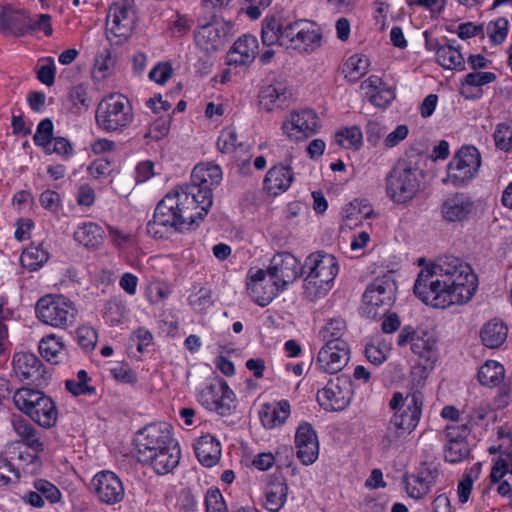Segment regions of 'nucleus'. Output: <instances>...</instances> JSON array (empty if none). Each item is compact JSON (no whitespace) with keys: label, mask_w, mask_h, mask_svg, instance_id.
Returning a JSON list of instances; mask_svg holds the SVG:
<instances>
[{"label":"nucleus","mask_w":512,"mask_h":512,"mask_svg":"<svg viewBox=\"0 0 512 512\" xmlns=\"http://www.w3.org/2000/svg\"><path fill=\"white\" fill-rule=\"evenodd\" d=\"M478 279L468 263L454 256L439 258L418 274L415 295L435 308L462 305L472 299Z\"/></svg>","instance_id":"f257e3e1"},{"label":"nucleus","mask_w":512,"mask_h":512,"mask_svg":"<svg viewBox=\"0 0 512 512\" xmlns=\"http://www.w3.org/2000/svg\"><path fill=\"white\" fill-rule=\"evenodd\" d=\"M195 186H177L162 198V225L185 232L199 225L208 211H202Z\"/></svg>","instance_id":"f03ea898"},{"label":"nucleus","mask_w":512,"mask_h":512,"mask_svg":"<svg viewBox=\"0 0 512 512\" xmlns=\"http://www.w3.org/2000/svg\"><path fill=\"white\" fill-rule=\"evenodd\" d=\"M389 406L395 413L389 421L383 439L387 446L415 430L422 414L423 395L420 391L407 393L406 396L395 392Z\"/></svg>","instance_id":"7ed1b4c3"},{"label":"nucleus","mask_w":512,"mask_h":512,"mask_svg":"<svg viewBox=\"0 0 512 512\" xmlns=\"http://www.w3.org/2000/svg\"><path fill=\"white\" fill-rule=\"evenodd\" d=\"M339 272V265L334 255L324 251L311 253L303 264V273H307L304 292L311 299L320 298L332 288Z\"/></svg>","instance_id":"20e7f679"},{"label":"nucleus","mask_w":512,"mask_h":512,"mask_svg":"<svg viewBox=\"0 0 512 512\" xmlns=\"http://www.w3.org/2000/svg\"><path fill=\"white\" fill-rule=\"evenodd\" d=\"M15 407L39 426L49 429L56 425L58 408L54 400L39 388L22 387L13 395Z\"/></svg>","instance_id":"39448f33"},{"label":"nucleus","mask_w":512,"mask_h":512,"mask_svg":"<svg viewBox=\"0 0 512 512\" xmlns=\"http://www.w3.org/2000/svg\"><path fill=\"white\" fill-rule=\"evenodd\" d=\"M422 170L405 159L397 161L385 178L386 194L396 204L412 200L420 191Z\"/></svg>","instance_id":"423d86ee"},{"label":"nucleus","mask_w":512,"mask_h":512,"mask_svg":"<svg viewBox=\"0 0 512 512\" xmlns=\"http://www.w3.org/2000/svg\"><path fill=\"white\" fill-rule=\"evenodd\" d=\"M97 126L107 132H122L133 120L129 100L121 94H110L98 104L95 114Z\"/></svg>","instance_id":"0eeeda50"},{"label":"nucleus","mask_w":512,"mask_h":512,"mask_svg":"<svg viewBox=\"0 0 512 512\" xmlns=\"http://www.w3.org/2000/svg\"><path fill=\"white\" fill-rule=\"evenodd\" d=\"M38 320L54 328L66 329L76 320L77 309L74 302L63 295L48 294L35 305Z\"/></svg>","instance_id":"6e6552de"},{"label":"nucleus","mask_w":512,"mask_h":512,"mask_svg":"<svg viewBox=\"0 0 512 512\" xmlns=\"http://www.w3.org/2000/svg\"><path fill=\"white\" fill-rule=\"evenodd\" d=\"M481 166V155L474 146H463L452 157L447 166V177L443 183L454 187L467 186L477 175Z\"/></svg>","instance_id":"1a4fd4ad"},{"label":"nucleus","mask_w":512,"mask_h":512,"mask_svg":"<svg viewBox=\"0 0 512 512\" xmlns=\"http://www.w3.org/2000/svg\"><path fill=\"white\" fill-rule=\"evenodd\" d=\"M396 289L390 276L375 279L363 294L364 313L369 318L385 315L395 301Z\"/></svg>","instance_id":"9d476101"},{"label":"nucleus","mask_w":512,"mask_h":512,"mask_svg":"<svg viewBox=\"0 0 512 512\" xmlns=\"http://www.w3.org/2000/svg\"><path fill=\"white\" fill-rule=\"evenodd\" d=\"M136 24V12L133 5L127 0L114 2L110 8L106 20V33L108 40L116 38V44L127 40Z\"/></svg>","instance_id":"9b49d317"},{"label":"nucleus","mask_w":512,"mask_h":512,"mask_svg":"<svg viewBox=\"0 0 512 512\" xmlns=\"http://www.w3.org/2000/svg\"><path fill=\"white\" fill-rule=\"evenodd\" d=\"M351 380L349 376H337L329 379L327 384L317 392V401L326 411H342L352 399Z\"/></svg>","instance_id":"f8f14e48"},{"label":"nucleus","mask_w":512,"mask_h":512,"mask_svg":"<svg viewBox=\"0 0 512 512\" xmlns=\"http://www.w3.org/2000/svg\"><path fill=\"white\" fill-rule=\"evenodd\" d=\"M222 181V169L213 163L197 164L191 174V183L187 186H195L199 192L197 197L202 204V211H209L213 203V187Z\"/></svg>","instance_id":"ddd939ff"},{"label":"nucleus","mask_w":512,"mask_h":512,"mask_svg":"<svg viewBox=\"0 0 512 512\" xmlns=\"http://www.w3.org/2000/svg\"><path fill=\"white\" fill-rule=\"evenodd\" d=\"M12 366L15 376L20 381H28L37 388L46 387L51 378L43 362L32 353H15Z\"/></svg>","instance_id":"4468645a"},{"label":"nucleus","mask_w":512,"mask_h":512,"mask_svg":"<svg viewBox=\"0 0 512 512\" xmlns=\"http://www.w3.org/2000/svg\"><path fill=\"white\" fill-rule=\"evenodd\" d=\"M267 274L283 291L303 274V265L293 254L280 252L272 257Z\"/></svg>","instance_id":"2eb2a0df"},{"label":"nucleus","mask_w":512,"mask_h":512,"mask_svg":"<svg viewBox=\"0 0 512 512\" xmlns=\"http://www.w3.org/2000/svg\"><path fill=\"white\" fill-rule=\"evenodd\" d=\"M198 400L206 409L225 416L232 411L235 394L225 381L216 380L201 390Z\"/></svg>","instance_id":"dca6fc26"},{"label":"nucleus","mask_w":512,"mask_h":512,"mask_svg":"<svg viewBox=\"0 0 512 512\" xmlns=\"http://www.w3.org/2000/svg\"><path fill=\"white\" fill-rule=\"evenodd\" d=\"M134 444L137 451V459L144 465H151L157 474L160 470L157 468V458L160 454V426L150 424L140 430Z\"/></svg>","instance_id":"f3484780"},{"label":"nucleus","mask_w":512,"mask_h":512,"mask_svg":"<svg viewBox=\"0 0 512 512\" xmlns=\"http://www.w3.org/2000/svg\"><path fill=\"white\" fill-rule=\"evenodd\" d=\"M91 490L97 499L107 505L120 503L124 498V486L120 478L112 471L98 472L91 481Z\"/></svg>","instance_id":"a211bd4d"},{"label":"nucleus","mask_w":512,"mask_h":512,"mask_svg":"<svg viewBox=\"0 0 512 512\" xmlns=\"http://www.w3.org/2000/svg\"><path fill=\"white\" fill-rule=\"evenodd\" d=\"M318 128V116L312 109L293 111L282 129L287 136L296 141L308 138L316 133Z\"/></svg>","instance_id":"6ab92c4d"},{"label":"nucleus","mask_w":512,"mask_h":512,"mask_svg":"<svg viewBox=\"0 0 512 512\" xmlns=\"http://www.w3.org/2000/svg\"><path fill=\"white\" fill-rule=\"evenodd\" d=\"M216 144L218 150L221 153L235 154L234 158L239 173L243 175L250 173L251 154L249 153L247 147L238 141V135L234 128L229 127L223 129L218 137Z\"/></svg>","instance_id":"aec40b11"},{"label":"nucleus","mask_w":512,"mask_h":512,"mask_svg":"<svg viewBox=\"0 0 512 512\" xmlns=\"http://www.w3.org/2000/svg\"><path fill=\"white\" fill-rule=\"evenodd\" d=\"M293 22L281 17H265L262 21L261 40L265 46L279 45L289 49Z\"/></svg>","instance_id":"412c9836"},{"label":"nucleus","mask_w":512,"mask_h":512,"mask_svg":"<svg viewBox=\"0 0 512 512\" xmlns=\"http://www.w3.org/2000/svg\"><path fill=\"white\" fill-rule=\"evenodd\" d=\"M340 346L324 345L318 352L316 367L322 372L337 374L350 359L348 342H339Z\"/></svg>","instance_id":"4be33fe9"},{"label":"nucleus","mask_w":512,"mask_h":512,"mask_svg":"<svg viewBox=\"0 0 512 512\" xmlns=\"http://www.w3.org/2000/svg\"><path fill=\"white\" fill-rule=\"evenodd\" d=\"M474 209V200L464 192L449 195L441 205L442 217L450 223L468 220Z\"/></svg>","instance_id":"5701e85b"},{"label":"nucleus","mask_w":512,"mask_h":512,"mask_svg":"<svg viewBox=\"0 0 512 512\" xmlns=\"http://www.w3.org/2000/svg\"><path fill=\"white\" fill-rule=\"evenodd\" d=\"M296 455L303 465L313 464L319 455L317 435L309 423H302L295 434Z\"/></svg>","instance_id":"b1692460"},{"label":"nucleus","mask_w":512,"mask_h":512,"mask_svg":"<svg viewBox=\"0 0 512 512\" xmlns=\"http://www.w3.org/2000/svg\"><path fill=\"white\" fill-rule=\"evenodd\" d=\"M247 290L252 299L262 307L268 305L282 291L275 282L269 284L266 281V272L262 269L249 272Z\"/></svg>","instance_id":"393cba45"},{"label":"nucleus","mask_w":512,"mask_h":512,"mask_svg":"<svg viewBox=\"0 0 512 512\" xmlns=\"http://www.w3.org/2000/svg\"><path fill=\"white\" fill-rule=\"evenodd\" d=\"M0 32L16 38L31 34V18L24 10L5 8L0 13Z\"/></svg>","instance_id":"a878e982"},{"label":"nucleus","mask_w":512,"mask_h":512,"mask_svg":"<svg viewBox=\"0 0 512 512\" xmlns=\"http://www.w3.org/2000/svg\"><path fill=\"white\" fill-rule=\"evenodd\" d=\"M321 39V33L311 29L307 21H294L289 49L297 50L301 53H309L320 46Z\"/></svg>","instance_id":"bb28decb"},{"label":"nucleus","mask_w":512,"mask_h":512,"mask_svg":"<svg viewBox=\"0 0 512 512\" xmlns=\"http://www.w3.org/2000/svg\"><path fill=\"white\" fill-rule=\"evenodd\" d=\"M223 27L218 21L199 25L194 32L195 44L206 52L219 50L224 43Z\"/></svg>","instance_id":"cd10ccee"},{"label":"nucleus","mask_w":512,"mask_h":512,"mask_svg":"<svg viewBox=\"0 0 512 512\" xmlns=\"http://www.w3.org/2000/svg\"><path fill=\"white\" fill-rule=\"evenodd\" d=\"M258 40L253 35L239 37L227 53V64L247 65L254 61L258 51Z\"/></svg>","instance_id":"c85d7f7f"},{"label":"nucleus","mask_w":512,"mask_h":512,"mask_svg":"<svg viewBox=\"0 0 512 512\" xmlns=\"http://www.w3.org/2000/svg\"><path fill=\"white\" fill-rule=\"evenodd\" d=\"M411 350L423 361L424 369H432L438 360L437 339L428 331H419Z\"/></svg>","instance_id":"c756f323"},{"label":"nucleus","mask_w":512,"mask_h":512,"mask_svg":"<svg viewBox=\"0 0 512 512\" xmlns=\"http://www.w3.org/2000/svg\"><path fill=\"white\" fill-rule=\"evenodd\" d=\"M294 181V173L289 165H275L270 168L264 179L265 189L272 195L285 192Z\"/></svg>","instance_id":"7c9ffc66"},{"label":"nucleus","mask_w":512,"mask_h":512,"mask_svg":"<svg viewBox=\"0 0 512 512\" xmlns=\"http://www.w3.org/2000/svg\"><path fill=\"white\" fill-rule=\"evenodd\" d=\"M437 477L438 471L430 468H424L417 475L409 476L405 480L407 494L414 499L425 497L436 483Z\"/></svg>","instance_id":"2f4dec72"},{"label":"nucleus","mask_w":512,"mask_h":512,"mask_svg":"<svg viewBox=\"0 0 512 512\" xmlns=\"http://www.w3.org/2000/svg\"><path fill=\"white\" fill-rule=\"evenodd\" d=\"M195 454L199 462L212 467L218 463L221 457V446L219 441L212 435L201 436L194 444Z\"/></svg>","instance_id":"473e14b6"},{"label":"nucleus","mask_w":512,"mask_h":512,"mask_svg":"<svg viewBox=\"0 0 512 512\" xmlns=\"http://www.w3.org/2000/svg\"><path fill=\"white\" fill-rule=\"evenodd\" d=\"M382 84V79L376 75H371L361 84L365 98L374 106L380 108L386 107L394 98L391 90L381 88Z\"/></svg>","instance_id":"72a5a7b5"},{"label":"nucleus","mask_w":512,"mask_h":512,"mask_svg":"<svg viewBox=\"0 0 512 512\" xmlns=\"http://www.w3.org/2000/svg\"><path fill=\"white\" fill-rule=\"evenodd\" d=\"M290 415V404L287 400H281L274 404H264L259 412L263 426L273 429L281 426Z\"/></svg>","instance_id":"f704fd0d"},{"label":"nucleus","mask_w":512,"mask_h":512,"mask_svg":"<svg viewBox=\"0 0 512 512\" xmlns=\"http://www.w3.org/2000/svg\"><path fill=\"white\" fill-rule=\"evenodd\" d=\"M104 231L96 223L85 222L74 232V239L88 249H97L104 240Z\"/></svg>","instance_id":"c9c22d12"},{"label":"nucleus","mask_w":512,"mask_h":512,"mask_svg":"<svg viewBox=\"0 0 512 512\" xmlns=\"http://www.w3.org/2000/svg\"><path fill=\"white\" fill-rule=\"evenodd\" d=\"M507 334V326L502 321L494 319L483 326L480 337L486 347L494 349L505 342Z\"/></svg>","instance_id":"e433bc0d"},{"label":"nucleus","mask_w":512,"mask_h":512,"mask_svg":"<svg viewBox=\"0 0 512 512\" xmlns=\"http://www.w3.org/2000/svg\"><path fill=\"white\" fill-rule=\"evenodd\" d=\"M164 434L165 430H162V469L163 473H169L179 465L181 450L178 441L170 436L169 430Z\"/></svg>","instance_id":"4c0bfd02"},{"label":"nucleus","mask_w":512,"mask_h":512,"mask_svg":"<svg viewBox=\"0 0 512 512\" xmlns=\"http://www.w3.org/2000/svg\"><path fill=\"white\" fill-rule=\"evenodd\" d=\"M286 99L285 88L280 83L264 86L259 93V104L268 112L282 107Z\"/></svg>","instance_id":"58836bf2"},{"label":"nucleus","mask_w":512,"mask_h":512,"mask_svg":"<svg viewBox=\"0 0 512 512\" xmlns=\"http://www.w3.org/2000/svg\"><path fill=\"white\" fill-rule=\"evenodd\" d=\"M49 257V252L44 248L43 243L31 244L22 252L20 262L23 268L33 272L40 269L49 260Z\"/></svg>","instance_id":"ea45409f"},{"label":"nucleus","mask_w":512,"mask_h":512,"mask_svg":"<svg viewBox=\"0 0 512 512\" xmlns=\"http://www.w3.org/2000/svg\"><path fill=\"white\" fill-rule=\"evenodd\" d=\"M319 335L324 345L340 346L338 342H347L346 322L340 318H334L328 321L320 330Z\"/></svg>","instance_id":"a19ab883"},{"label":"nucleus","mask_w":512,"mask_h":512,"mask_svg":"<svg viewBox=\"0 0 512 512\" xmlns=\"http://www.w3.org/2000/svg\"><path fill=\"white\" fill-rule=\"evenodd\" d=\"M505 369L502 364L494 360H487L478 370V380L481 385L496 387L504 379Z\"/></svg>","instance_id":"79ce46f5"},{"label":"nucleus","mask_w":512,"mask_h":512,"mask_svg":"<svg viewBox=\"0 0 512 512\" xmlns=\"http://www.w3.org/2000/svg\"><path fill=\"white\" fill-rule=\"evenodd\" d=\"M436 61L445 69H465L461 52L451 45H442L436 50Z\"/></svg>","instance_id":"37998d69"},{"label":"nucleus","mask_w":512,"mask_h":512,"mask_svg":"<svg viewBox=\"0 0 512 512\" xmlns=\"http://www.w3.org/2000/svg\"><path fill=\"white\" fill-rule=\"evenodd\" d=\"M369 68V60L365 55L354 54L343 64L342 73L350 82L358 81Z\"/></svg>","instance_id":"c03bdc74"},{"label":"nucleus","mask_w":512,"mask_h":512,"mask_svg":"<svg viewBox=\"0 0 512 512\" xmlns=\"http://www.w3.org/2000/svg\"><path fill=\"white\" fill-rule=\"evenodd\" d=\"M288 485L283 481L272 482L268 485L265 506L270 511H277L286 502Z\"/></svg>","instance_id":"a18cd8bd"},{"label":"nucleus","mask_w":512,"mask_h":512,"mask_svg":"<svg viewBox=\"0 0 512 512\" xmlns=\"http://www.w3.org/2000/svg\"><path fill=\"white\" fill-rule=\"evenodd\" d=\"M470 456V447L467 440L447 439L444 445V459L455 464L464 461Z\"/></svg>","instance_id":"49530a36"},{"label":"nucleus","mask_w":512,"mask_h":512,"mask_svg":"<svg viewBox=\"0 0 512 512\" xmlns=\"http://www.w3.org/2000/svg\"><path fill=\"white\" fill-rule=\"evenodd\" d=\"M39 351L47 361L58 363L59 356L64 351V344L55 335H48L40 341Z\"/></svg>","instance_id":"de8ad7c7"},{"label":"nucleus","mask_w":512,"mask_h":512,"mask_svg":"<svg viewBox=\"0 0 512 512\" xmlns=\"http://www.w3.org/2000/svg\"><path fill=\"white\" fill-rule=\"evenodd\" d=\"M335 141L345 149H358L362 143V131L357 126L342 129L336 133Z\"/></svg>","instance_id":"09e8293b"},{"label":"nucleus","mask_w":512,"mask_h":512,"mask_svg":"<svg viewBox=\"0 0 512 512\" xmlns=\"http://www.w3.org/2000/svg\"><path fill=\"white\" fill-rule=\"evenodd\" d=\"M54 125L50 118L41 120L37 126L33 141L36 146L41 147L44 152L49 151V144H52Z\"/></svg>","instance_id":"8fccbe9b"},{"label":"nucleus","mask_w":512,"mask_h":512,"mask_svg":"<svg viewBox=\"0 0 512 512\" xmlns=\"http://www.w3.org/2000/svg\"><path fill=\"white\" fill-rule=\"evenodd\" d=\"M344 213L347 219L358 220L370 217L373 209L366 200L355 199L345 207Z\"/></svg>","instance_id":"3c124183"},{"label":"nucleus","mask_w":512,"mask_h":512,"mask_svg":"<svg viewBox=\"0 0 512 512\" xmlns=\"http://www.w3.org/2000/svg\"><path fill=\"white\" fill-rule=\"evenodd\" d=\"M206 512H229L224 497L218 488H209L205 495Z\"/></svg>","instance_id":"603ef678"},{"label":"nucleus","mask_w":512,"mask_h":512,"mask_svg":"<svg viewBox=\"0 0 512 512\" xmlns=\"http://www.w3.org/2000/svg\"><path fill=\"white\" fill-rule=\"evenodd\" d=\"M493 137L499 150L509 152L512 149V128L507 123L498 124Z\"/></svg>","instance_id":"864d4df0"},{"label":"nucleus","mask_w":512,"mask_h":512,"mask_svg":"<svg viewBox=\"0 0 512 512\" xmlns=\"http://www.w3.org/2000/svg\"><path fill=\"white\" fill-rule=\"evenodd\" d=\"M115 63L116 58L113 56L111 49L105 47L97 54L94 69L96 72L101 73L102 78H105Z\"/></svg>","instance_id":"5fc2aeb1"},{"label":"nucleus","mask_w":512,"mask_h":512,"mask_svg":"<svg viewBox=\"0 0 512 512\" xmlns=\"http://www.w3.org/2000/svg\"><path fill=\"white\" fill-rule=\"evenodd\" d=\"M76 340L85 351H92L97 343V331L90 326H81L76 330Z\"/></svg>","instance_id":"6e6d98bb"},{"label":"nucleus","mask_w":512,"mask_h":512,"mask_svg":"<svg viewBox=\"0 0 512 512\" xmlns=\"http://www.w3.org/2000/svg\"><path fill=\"white\" fill-rule=\"evenodd\" d=\"M190 29L189 20L186 16L175 13L171 19L168 20L166 33L171 37H181L185 35Z\"/></svg>","instance_id":"4d7b16f0"},{"label":"nucleus","mask_w":512,"mask_h":512,"mask_svg":"<svg viewBox=\"0 0 512 512\" xmlns=\"http://www.w3.org/2000/svg\"><path fill=\"white\" fill-rule=\"evenodd\" d=\"M34 488L42 495L43 499H47L50 503H58L62 498L60 490L47 480H36L34 482Z\"/></svg>","instance_id":"13d9d810"},{"label":"nucleus","mask_w":512,"mask_h":512,"mask_svg":"<svg viewBox=\"0 0 512 512\" xmlns=\"http://www.w3.org/2000/svg\"><path fill=\"white\" fill-rule=\"evenodd\" d=\"M487 30L490 40L494 44H501L508 34V20L505 18H499L496 21L491 22L488 25Z\"/></svg>","instance_id":"bf43d9fd"},{"label":"nucleus","mask_w":512,"mask_h":512,"mask_svg":"<svg viewBox=\"0 0 512 512\" xmlns=\"http://www.w3.org/2000/svg\"><path fill=\"white\" fill-rule=\"evenodd\" d=\"M43 64L37 70V79L46 86H52L55 82L56 67L52 57L42 59Z\"/></svg>","instance_id":"052dcab7"},{"label":"nucleus","mask_w":512,"mask_h":512,"mask_svg":"<svg viewBox=\"0 0 512 512\" xmlns=\"http://www.w3.org/2000/svg\"><path fill=\"white\" fill-rule=\"evenodd\" d=\"M497 79L493 72H471L468 73L462 82L463 85L471 87H482L486 84L492 83Z\"/></svg>","instance_id":"680f3d73"},{"label":"nucleus","mask_w":512,"mask_h":512,"mask_svg":"<svg viewBox=\"0 0 512 512\" xmlns=\"http://www.w3.org/2000/svg\"><path fill=\"white\" fill-rule=\"evenodd\" d=\"M125 305L117 299H110L105 303V316L111 325L118 324L124 315Z\"/></svg>","instance_id":"e2e57ef3"},{"label":"nucleus","mask_w":512,"mask_h":512,"mask_svg":"<svg viewBox=\"0 0 512 512\" xmlns=\"http://www.w3.org/2000/svg\"><path fill=\"white\" fill-rule=\"evenodd\" d=\"M388 348L380 343H368L365 347V354L369 362L380 365L387 358Z\"/></svg>","instance_id":"0e129e2a"},{"label":"nucleus","mask_w":512,"mask_h":512,"mask_svg":"<svg viewBox=\"0 0 512 512\" xmlns=\"http://www.w3.org/2000/svg\"><path fill=\"white\" fill-rule=\"evenodd\" d=\"M153 340L152 334L144 329L139 328L130 337V347H136L137 351L143 353Z\"/></svg>","instance_id":"69168bd1"},{"label":"nucleus","mask_w":512,"mask_h":512,"mask_svg":"<svg viewBox=\"0 0 512 512\" xmlns=\"http://www.w3.org/2000/svg\"><path fill=\"white\" fill-rule=\"evenodd\" d=\"M470 433V428L467 421H459L450 423L445 428L446 439L454 440H467V436Z\"/></svg>","instance_id":"338daca9"},{"label":"nucleus","mask_w":512,"mask_h":512,"mask_svg":"<svg viewBox=\"0 0 512 512\" xmlns=\"http://www.w3.org/2000/svg\"><path fill=\"white\" fill-rule=\"evenodd\" d=\"M39 202L44 209L56 213L61 206V197L58 192L48 189L40 194Z\"/></svg>","instance_id":"774afa93"}]
</instances>
